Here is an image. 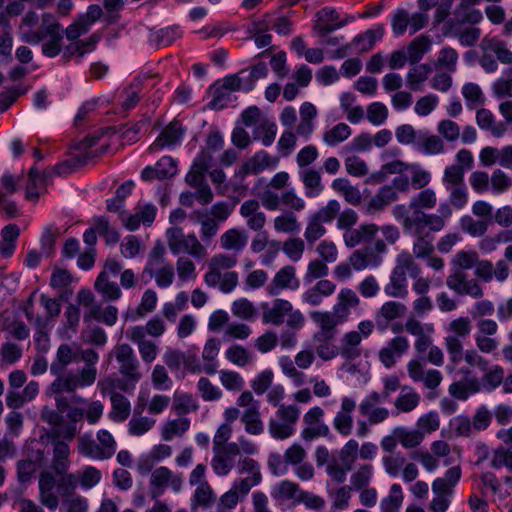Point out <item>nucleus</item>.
Instances as JSON below:
<instances>
[{"label":"nucleus","instance_id":"1","mask_svg":"<svg viewBox=\"0 0 512 512\" xmlns=\"http://www.w3.org/2000/svg\"><path fill=\"white\" fill-rule=\"evenodd\" d=\"M479 255L475 250H460L451 259L452 272L446 278V286L460 296L480 299L484 296L481 284L466 273L476 266Z\"/></svg>","mask_w":512,"mask_h":512},{"label":"nucleus","instance_id":"2","mask_svg":"<svg viewBox=\"0 0 512 512\" xmlns=\"http://www.w3.org/2000/svg\"><path fill=\"white\" fill-rule=\"evenodd\" d=\"M63 29L55 16L44 13L41 24L35 33H25L24 42L29 44H42V53L50 58L56 57L62 50Z\"/></svg>","mask_w":512,"mask_h":512},{"label":"nucleus","instance_id":"3","mask_svg":"<svg viewBox=\"0 0 512 512\" xmlns=\"http://www.w3.org/2000/svg\"><path fill=\"white\" fill-rule=\"evenodd\" d=\"M167 245L173 255H189L196 260L206 259L208 256L207 245L194 233H185L179 226L166 230Z\"/></svg>","mask_w":512,"mask_h":512},{"label":"nucleus","instance_id":"4","mask_svg":"<svg viewBox=\"0 0 512 512\" xmlns=\"http://www.w3.org/2000/svg\"><path fill=\"white\" fill-rule=\"evenodd\" d=\"M262 322L280 326L286 318V325L291 330H300L304 326L305 316L299 309H294L292 303L283 298H276L271 306L262 305Z\"/></svg>","mask_w":512,"mask_h":512},{"label":"nucleus","instance_id":"5","mask_svg":"<svg viewBox=\"0 0 512 512\" xmlns=\"http://www.w3.org/2000/svg\"><path fill=\"white\" fill-rule=\"evenodd\" d=\"M103 132H96L94 134H90L86 136L83 140L76 144L75 149L78 151V154L69 161L63 162L54 167V171L56 174H66L70 173L74 170L76 166H82L87 164L91 159L100 156L103 154L107 146H102L97 150H90L100 138L103 136Z\"/></svg>","mask_w":512,"mask_h":512},{"label":"nucleus","instance_id":"6","mask_svg":"<svg viewBox=\"0 0 512 512\" xmlns=\"http://www.w3.org/2000/svg\"><path fill=\"white\" fill-rule=\"evenodd\" d=\"M403 231L414 237L412 254L416 259H424L434 253V231L417 217L409 222H402Z\"/></svg>","mask_w":512,"mask_h":512},{"label":"nucleus","instance_id":"7","mask_svg":"<svg viewBox=\"0 0 512 512\" xmlns=\"http://www.w3.org/2000/svg\"><path fill=\"white\" fill-rule=\"evenodd\" d=\"M340 211V204L337 200H330L328 203L313 213L307 222L304 237L305 240L313 244L326 233L325 223H330Z\"/></svg>","mask_w":512,"mask_h":512},{"label":"nucleus","instance_id":"8","mask_svg":"<svg viewBox=\"0 0 512 512\" xmlns=\"http://www.w3.org/2000/svg\"><path fill=\"white\" fill-rule=\"evenodd\" d=\"M300 409L295 405H280L276 418L269 421V433L273 438L284 440L295 431L299 419Z\"/></svg>","mask_w":512,"mask_h":512},{"label":"nucleus","instance_id":"9","mask_svg":"<svg viewBox=\"0 0 512 512\" xmlns=\"http://www.w3.org/2000/svg\"><path fill=\"white\" fill-rule=\"evenodd\" d=\"M437 201L438 197L433 189H420L408 203V209L411 211H408L404 205H397L393 209V215L398 216V211H403L402 222H409L410 220H414L418 213H426L425 210L434 209L437 205Z\"/></svg>","mask_w":512,"mask_h":512},{"label":"nucleus","instance_id":"10","mask_svg":"<svg viewBox=\"0 0 512 512\" xmlns=\"http://www.w3.org/2000/svg\"><path fill=\"white\" fill-rule=\"evenodd\" d=\"M113 352L119 364V373L125 380L132 382L131 389H134L136 383L142 378L139 370L140 363L134 350L129 344L123 343L116 345Z\"/></svg>","mask_w":512,"mask_h":512},{"label":"nucleus","instance_id":"11","mask_svg":"<svg viewBox=\"0 0 512 512\" xmlns=\"http://www.w3.org/2000/svg\"><path fill=\"white\" fill-rule=\"evenodd\" d=\"M472 330L471 320L468 317H458L450 321L446 327L447 336L444 345L448 355L460 356L463 339L467 338Z\"/></svg>","mask_w":512,"mask_h":512},{"label":"nucleus","instance_id":"12","mask_svg":"<svg viewBox=\"0 0 512 512\" xmlns=\"http://www.w3.org/2000/svg\"><path fill=\"white\" fill-rule=\"evenodd\" d=\"M324 410L319 406L310 408L303 416L305 427L301 432L304 441L310 442L319 437H328L330 435L329 426L324 423Z\"/></svg>","mask_w":512,"mask_h":512},{"label":"nucleus","instance_id":"13","mask_svg":"<svg viewBox=\"0 0 512 512\" xmlns=\"http://www.w3.org/2000/svg\"><path fill=\"white\" fill-rule=\"evenodd\" d=\"M238 457L239 449L236 442H230L224 447H213L211 467L216 475L226 476L235 467Z\"/></svg>","mask_w":512,"mask_h":512},{"label":"nucleus","instance_id":"14","mask_svg":"<svg viewBox=\"0 0 512 512\" xmlns=\"http://www.w3.org/2000/svg\"><path fill=\"white\" fill-rule=\"evenodd\" d=\"M382 401V395L373 391L365 396L359 403V413L369 420L370 425H378L385 422L390 417L388 408L379 406Z\"/></svg>","mask_w":512,"mask_h":512},{"label":"nucleus","instance_id":"15","mask_svg":"<svg viewBox=\"0 0 512 512\" xmlns=\"http://www.w3.org/2000/svg\"><path fill=\"white\" fill-rule=\"evenodd\" d=\"M53 375L56 378L50 383L45 392L49 397L53 396V394L74 393L78 388L92 385L86 382V379L81 378L79 372L64 371Z\"/></svg>","mask_w":512,"mask_h":512},{"label":"nucleus","instance_id":"16","mask_svg":"<svg viewBox=\"0 0 512 512\" xmlns=\"http://www.w3.org/2000/svg\"><path fill=\"white\" fill-rule=\"evenodd\" d=\"M182 484L183 477L181 474H174L165 466L158 467L152 472L150 477L151 496L152 498L161 496L168 485L175 492H178L181 490Z\"/></svg>","mask_w":512,"mask_h":512},{"label":"nucleus","instance_id":"17","mask_svg":"<svg viewBox=\"0 0 512 512\" xmlns=\"http://www.w3.org/2000/svg\"><path fill=\"white\" fill-rule=\"evenodd\" d=\"M357 403L353 397L341 399L339 410L335 413L332 424L336 432L344 437L351 435L354 425V412Z\"/></svg>","mask_w":512,"mask_h":512},{"label":"nucleus","instance_id":"18","mask_svg":"<svg viewBox=\"0 0 512 512\" xmlns=\"http://www.w3.org/2000/svg\"><path fill=\"white\" fill-rule=\"evenodd\" d=\"M299 286L300 281L296 276V268L292 265H286L275 273L266 286V292L270 296H278L284 290H296Z\"/></svg>","mask_w":512,"mask_h":512},{"label":"nucleus","instance_id":"19","mask_svg":"<svg viewBox=\"0 0 512 512\" xmlns=\"http://www.w3.org/2000/svg\"><path fill=\"white\" fill-rule=\"evenodd\" d=\"M310 318L319 328L314 335L336 336L337 327L345 322L334 310H315L310 312Z\"/></svg>","mask_w":512,"mask_h":512},{"label":"nucleus","instance_id":"20","mask_svg":"<svg viewBox=\"0 0 512 512\" xmlns=\"http://www.w3.org/2000/svg\"><path fill=\"white\" fill-rule=\"evenodd\" d=\"M239 213L246 220L247 227L253 231H260L266 224V215L261 211L259 201L255 199L245 200Z\"/></svg>","mask_w":512,"mask_h":512},{"label":"nucleus","instance_id":"21","mask_svg":"<svg viewBox=\"0 0 512 512\" xmlns=\"http://www.w3.org/2000/svg\"><path fill=\"white\" fill-rule=\"evenodd\" d=\"M409 349V342L404 336H396L390 340L387 346L379 351V360L386 367L391 368L397 359Z\"/></svg>","mask_w":512,"mask_h":512},{"label":"nucleus","instance_id":"22","mask_svg":"<svg viewBox=\"0 0 512 512\" xmlns=\"http://www.w3.org/2000/svg\"><path fill=\"white\" fill-rule=\"evenodd\" d=\"M80 347L76 344H61L56 352V357L50 365V373L58 374L66 370V367L79 361Z\"/></svg>","mask_w":512,"mask_h":512},{"label":"nucleus","instance_id":"23","mask_svg":"<svg viewBox=\"0 0 512 512\" xmlns=\"http://www.w3.org/2000/svg\"><path fill=\"white\" fill-rule=\"evenodd\" d=\"M57 482L50 472H42L39 477V500L49 510H56L59 506L58 496L54 493Z\"/></svg>","mask_w":512,"mask_h":512},{"label":"nucleus","instance_id":"24","mask_svg":"<svg viewBox=\"0 0 512 512\" xmlns=\"http://www.w3.org/2000/svg\"><path fill=\"white\" fill-rule=\"evenodd\" d=\"M382 261V257H379L370 245L354 250L349 257L351 266L357 271L377 268L382 264Z\"/></svg>","mask_w":512,"mask_h":512},{"label":"nucleus","instance_id":"25","mask_svg":"<svg viewBox=\"0 0 512 512\" xmlns=\"http://www.w3.org/2000/svg\"><path fill=\"white\" fill-rule=\"evenodd\" d=\"M220 247L234 255L241 253L248 243V234L241 228H230L221 234Z\"/></svg>","mask_w":512,"mask_h":512},{"label":"nucleus","instance_id":"26","mask_svg":"<svg viewBox=\"0 0 512 512\" xmlns=\"http://www.w3.org/2000/svg\"><path fill=\"white\" fill-rule=\"evenodd\" d=\"M407 308L401 302L387 301L375 314V322L378 328L385 329L388 324L406 314Z\"/></svg>","mask_w":512,"mask_h":512},{"label":"nucleus","instance_id":"27","mask_svg":"<svg viewBox=\"0 0 512 512\" xmlns=\"http://www.w3.org/2000/svg\"><path fill=\"white\" fill-rule=\"evenodd\" d=\"M360 298L351 288H342L338 295L333 310L344 320L347 321L352 310L358 309Z\"/></svg>","mask_w":512,"mask_h":512},{"label":"nucleus","instance_id":"28","mask_svg":"<svg viewBox=\"0 0 512 512\" xmlns=\"http://www.w3.org/2000/svg\"><path fill=\"white\" fill-rule=\"evenodd\" d=\"M38 393L39 383L37 381H30L21 392L9 389L6 396V404L13 410L19 409L23 407L25 403L34 400Z\"/></svg>","mask_w":512,"mask_h":512},{"label":"nucleus","instance_id":"29","mask_svg":"<svg viewBox=\"0 0 512 512\" xmlns=\"http://www.w3.org/2000/svg\"><path fill=\"white\" fill-rule=\"evenodd\" d=\"M478 351V349H467L464 350V345L461 346L460 356L455 357L452 355L449 356V364L447 369L449 371H453L456 366H458L462 360L466 362L467 365L471 367H477L481 371H486L488 369V360H486Z\"/></svg>","mask_w":512,"mask_h":512},{"label":"nucleus","instance_id":"30","mask_svg":"<svg viewBox=\"0 0 512 512\" xmlns=\"http://www.w3.org/2000/svg\"><path fill=\"white\" fill-rule=\"evenodd\" d=\"M362 339L356 331H348L339 341V355L348 361L355 360L362 355Z\"/></svg>","mask_w":512,"mask_h":512},{"label":"nucleus","instance_id":"31","mask_svg":"<svg viewBox=\"0 0 512 512\" xmlns=\"http://www.w3.org/2000/svg\"><path fill=\"white\" fill-rule=\"evenodd\" d=\"M379 232V227L376 224H364L358 228L348 229L343 234V240L346 246L354 248L357 245L368 242L374 239Z\"/></svg>","mask_w":512,"mask_h":512},{"label":"nucleus","instance_id":"32","mask_svg":"<svg viewBox=\"0 0 512 512\" xmlns=\"http://www.w3.org/2000/svg\"><path fill=\"white\" fill-rule=\"evenodd\" d=\"M299 114L300 122L296 127L297 135L308 140L315 129L314 120L318 115L317 108L310 102H304L300 106Z\"/></svg>","mask_w":512,"mask_h":512},{"label":"nucleus","instance_id":"33","mask_svg":"<svg viewBox=\"0 0 512 512\" xmlns=\"http://www.w3.org/2000/svg\"><path fill=\"white\" fill-rule=\"evenodd\" d=\"M452 205L449 201L441 203L438 208V214L436 213H418L416 217L423 221L430 230L434 232H440L444 229L446 219L452 216Z\"/></svg>","mask_w":512,"mask_h":512},{"label":"nucleus","instance_id":"34","mask_svg":"<svg viewBox=\"0 0 512 512\" xmlns=\"http://www.w3.org/2000/svg\"><path fill=\"white\" fill-rule=\"evenodd\" d=\"M384 35L383 25H377L373 29H369L362 34L355 36L349 45L355 49L357 53H365L370 51L375 42L380 40Z\"/></svg>","mask_w":512,"mask_h":512},{"label":"nucleus","instance_id":"35","mask_svg":"<svg viewBox=\"0 0 512 512\" xmlns=\"http://www.w3.org/2000/svg\"><path fill=\"white\" fill-rule=\"evenodd\" d=\"M299 177L304 185L307 198H316L323 192L324 185L320 170L315 168L300 170Z\"/></svg>","mask_w":512,"mask_h":512},{"label":"nucleus","instance_id":"36","mask_svg":"<svg viewBox=\"0 0 512 512\" xmlns=\"http://www.w3.org/2000/svg\"><path fill=\"white\" fill-rule=\"evenodd\" d=\"M183 136V129L181 124L177 121L171 122L157 137V139L150 146V150H160L166 146H173L177 144Z\"/></svg>","mask_w":512,"mask_h":512},{"label":"nucleus","instance_id":"37","mask_svg":"<svg viewBox=\"0 0 512 512\" xmlns=\"http://www.w3.org/2000/svg\"><path fill=\"white\" fill-rule=\"evenodd\" d=\"M278 162V157H272L261 150L244 163L243 170L246 174L256 175L267 168L276 167Z\"/></svg>","mask_w":512,"mask_h":512},{"label":"nucleus","instance_id":"38","mask_svg":"<svg viewBox=\"0 0 512 512\" xmlns=\"http://www.w3.org/2000/svg\"><path fill=\"white\" fill-rule=\"evenodd\" d=\"M126 337L137 345L141 359L145 363L153 362L158 354V347L156 343L147 340L142 336V330H137V333H130L126 331Z\"/></svg>","mask_w":512,"mask_h":512},{"label":"nucleus","instance_id":"39","mask_svg":"<svg viewBox=\"0 0 512 512\" xmlns=\"http://www.w3.org/2000/svg\"><path fill=\"white\" fill-rule=\"evenodd\" d=\"M397 192L390 185L381 187L378 192L370 199L367 204V212L374 214L382 211L385 207L396 201Z\"/></svg>","mask_w":512,"mask_h":512},{"label":"nucleus","instance_id":"40","mask_svg":"<svg viewBox=\"0 0 512 512\" xmlns=\"http://www.w3.org/2000/svg\"><path fill=\"white\" fill-rule=\"evenodd\" d=\"M432 67L429 64L413 65L406 74V85L410 91H422L423 85L429 78Z\"/></svg>","mask_w":512,"mask_h":512},{"label":"nucleus","instance_id":"41","mask_svg":"<svg viewBox=\"0 0 512 512\" xmlns=\"http://www.w3.org/2000/svg\"><path fill=\"white\" fill-rule=\"evenodd\" d=\"M335 337L313 335L314 353L323 361H330L339 355L338 346L333 343Z\"/></svg>","mask_w":512,"mask_h":512},{"label":"nucleus","instance_id":"42","mask_svg":"<svg viewBox=\"0 0 512 512\" xmlns=\"http://www.w3.org/2000/svg\"><path fill=\"white\" fill-rule=\"evenodd\" d=\"M416 148L426 155H438L444 152L445 145L440 136L419 131Z\"/></svg>","mask_w":512,"mask_h":512},{"label":"nucleus","instance_id":"43","mask_svg":"<svg viewBox=\"0 0 512 512\" xmlns=\"http://www.w3.org/2000/svg\"><path fill=\"white\" fill-rule=\"evenodd\" d=\"M99 355L93 349H81L79 352V360L85 362V366L78 372L81 374V378L86 379V382L93 384L97 378L96 363L98 362Z\"/></svg>","mask_w":512,"mask_h":512},{"label":"nucleus","instance_id":"44","mask_svg":"<svg viewBox=\"0 0 512 512\" xmlns=\"http://www.w3.org/2000/svg\"><path fill=\"white\" fill-rule=\"evenodd\" d=\"M240 420L244 425L246 433L253 436H258L263 433L264 423L261 418L260 407L243 410Z\"/></svg>","mask_w":512,"mask_h":512},{"label":"nucleus","instance_id":"45","mask_svg":"<svg viewBox=\"0 0 512 512\" xmlns=\"http://www.w3.org/2000/svg\"><path fill=\"white\" fill-rule=\"evenodd\" d=\"M481 47L484 51H490L502 64H512V51L507 44L497 38L483 39Z\"/></svg>","mask_w":512,"mask_h":512},{"label":"nucleus","instance_id":"46","mask_svg":"<svg viewBox=\"0 0 512 512\" xmlns=\"http://www.w3.org/2000/svg\"><path fill=\"white\" fill-rule=\"evenodd\" d=\"M420 403V395L411 387L404 386L394 401L398 413H409L415 410Z\"/></svg>","mask_w":512,"mask_h":512},{"label":"nucleus","instance_id":"47","mask_svg":"<svg viewBox=\"0 0 512 512\" xmlns=\"http://www.w3.org/2000/svg\"><path fill=\"white\" fill-rule=\"evenodd\" d=\"M77 451L80 455L93 460H106L98 441L93 439L91 434H84L78 438Z\"/></svg>","mask_w":512,"mask_h":512},{"label":"nucleus","instance_id":"48","mask_svg":"<svg viewBox=\"0 0 512 512\" xmlns=\"http://www.w3.org/2000/svg\"><path fill=\"white\" fill-rule=\"evenodd\" d=\"M131 385L132 382L125 379L122 380L116 375H109L98 382V388L103 397H112L114 394H120L117 390H121L123 392L132 391L133 389H131Z\"/></svg>","mask_w":512,"mask_h":512},{"label":"nucleus","instance_id":"49","mask_svg":"<svg viewBox=\"0 0 512 512\" xmlns=\"http://www.w3.org/2000/svg\"><path fill=\"white\" fill-rule=\"evenodd\" d=\"M111 410L109 418L113 422L126 421L131 413L130 401L123 394H114L110 397Z\"/></svg>","mask_w":512,"mask_h":512},{"label":"nucleus","instance_id":"50","mask_svg":"<svg viewBox=\"0 0 512 512\" xmlns=\"http://www.w3.org/2000/svg\"><path fill=\"white\" fill-rule=\"evenodd\" d=\"M393 270L406 276L408 274L411 278H416L421 273V268L416 263L415 256L408 251H402L397 255Z\"/></svg>","mask_w":512,"mask_h":512},{"label":"nucleus","instance_id":"51","mask_svg":"<svg viewBox=\"0 0 512 512\" xmlns=\"http://www.w3.org/2000/svg\"><path fill=\"white\" fill-rule=\"evenodd\" d=\"M431 40L428 36L420 35L413 39L407 46L406 54L411 65L417 64L430 50Z\"/></svg>","mask_w":512,"mask_h":512},{"label":"nucleus","instance_id":"52","mask_svg":"<svg viewBox=\"0 0 512 512\" xmlns=\"http://www.w3.org/2000/svg\"><path fill=\"white\" fill-rule=\"evenodd\" d=\"M384 292L390 297L405 298L408 295L407 276L392 270Z\"/></svg>","mask_w":512,"mask_h":512},{"label":"nucleus","instance_id":"53","mask_svg":"<svg viewBox=\"0 0 512 512\" xmlns=\"http://www.w3.org/2000/svg\"><path fill=\"white\" fill-rule=\"evenodd\" d=\"M190 428V420L185 417H180L173 420L166 421L161 429L162 439L170 441L174 437H181Z\"/></svg>","mask_w":512,"mask_h":512},{"label":"nucleus","instance_id":"54","mask_svg":"<svg viewBox=\"0 0 512 512\" xmlns=\"http://www.w3.org/2000/svg\"><path fill=\"white\" fill-rule=\"evenodd\" d=\"M273 227L278 233L295 234L300 231L301 225L294 212L288 211L274 218Z\"/></svg>","mask_w":512,"mask_h":512},{"label":"nucleus","instance_id":"55","mask_svg":"<svg viewBox=\"0 0 512 512\" xmlns=\"http://www.w3.org/2000/svg\"><path fill=\"white\" fill-rule=\"evenodd\" d=\"M215 500L214 492L207 482H201L194 491L191 499V510L197 512L199 507L207 508Z\"/></svg>","mask_w":512,"mask_h":512},{"label":"nucleus","instance_id":"56","mask_svg":"<svg viewBox=\"0 0 512 512\" xmlns=\"http://www.w3.org/2000/svg\"><path fill=\"white\" fill-rule=\"evenodd\" d=\"M300 490L301 489L297 483L289 480H283L272 488L271 496L274 500L279 502L288 500L297 501Z\"/></svg>","mask_w":512,"mask_h":512},{"label":"nucleus","instance_id":"57","mask_svg":"<svg viewBox=\"0 0 512 512\" xmlns=\"http://www.w3.org/2000/svg\"><path fill=\"white\" fill-rule=\"evenodd\" d=\"M95 289L108 300H117L122 292L117 283L110 281L106 273H100L94 284Z\"/></svg>","mask_w":512,"mask_h":512},{"label":"nucleus","instance_id":"58","mask_svg":"<svg viewBox=\"0 0 512 512\" xmlns=\"http://www.w3.org/2000/svg\"><path fill=\"white\" fill-rule=\"evenodd\" d=\"M476 122L483 130L490 131L494 136L500 137L505 132L502 124H496L494 115L488 109H479L476 113Z\"/></svg>","mask_w":512,"mask_h":512},{"label":"nucleus","instance_id":"59","mask_svg":"<svg viewBox=\"0 0 512 512\" xmlns=\"http://www.w3.org/2000/svg\"><path fill=\"white\" fill-rule=\"evenodd\" d=\"M180 37L178 27H166L156 31L151 30L149 34V41L157 47H164L172 44L177 38Z\"/></svg>","mask_w":512,"mask_h":512},{"label":"nucleus","instance_id":"60","mask_svg":"<svg viewBox=\"0 0 512 512\" xmlns=\"http://www.w3.org/2000/svg\"><path fill=\"white\" fill-rule=\"evenodd\" d=\"M231 312L235 317L241 320L250 321L256 317L258 309L254 303L247 298H239L233 301Z\"/></svg>","mask_w":512,"mask_h":512},{"label":"nucleus","instance_id":"61","mask_svg":"<svg viewBox=\"0 0 512 512\" xmlns=\"http://www.w3.org/2000/svg\"><path fill=\"white\" fill-rule=\"evenodd\" d=\"M393 434L399 438V443L407 449H412L421 444L424 435L419 430H408L405 427H396Z\"/></svg>","mask_w":512,"mask_h":512},{"label":"nucleus","instance_id":"62","mask_svg":"<svg viewBox=\"0 0 512 512\" xmlns=\"http://www.w3.org/2000/svg\"><path fill=\"white\" fill-rule=\"evenodd\" d=\"M352 133L349 125L346 123H338L323 134V141L328 146H336L345 141Z\"/></svg>","mask_w":512,"mask_h":512},{"label":"nucleus","instance_id":"63","mask_svg":"<svg viewBox=\"0 0 512 512\" xmlns=\"http://www.w3.org/2000/svg\"><path fill=\"white\" fill-rule=\"evenodd\" d=\"M404 496L399 484H393L390 494L383 498L380 503L381 512H399Z\"/></svg>","mask_w":512,"mask_h":512},{"label":"nucleus","instance_id":"64","mask_svg":"<svg viewBox=\"0 0 512 512\" xmlns=\"http://www.w3.org/2000/svg\"><path fill=\"white\" fill-rule=\"evenodd\" d=\"M277 126L274 122L268 119H262L254 130V138L260 139L264 146H270L276 137Z\"/></svg>","mask_w":512,"mask_h":512}]
</instances>
